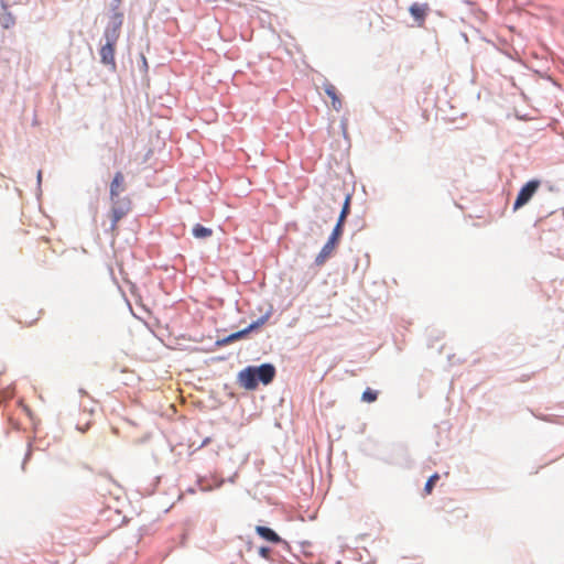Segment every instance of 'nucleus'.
<instances>
[{"label":"nucleus","instance_id":"obj_11","mask_svg":"<svg viewBox=\"0 0 564 564\" xmlns=\"http://www.w3.org/2000/svg\"><path fill=\"white\" fill-rule=\"evenodd\" d=\"M410 12L416 20H421L425 14V8L415 3L410 8Z\"/></svg>","mask_w":564,"mask_h":564},{"label":"nucleus","instance_id":"obj_14","mask_svg":"<svg viewBox=\"0 0 564 564\" xmlns=\"http://www.w3.org/2000/svg\"><path fill=\"white\" fill-rule=\"evenodd\" d=\"M376 400H377V392L376 391H372L371 389H367L362 393V401H365V402H373Z\"/></svg>","mask_w":564,"mask_h":564},{"label":"nucleus","instance_id":"obj_18","mask_svg":"<svg viewBox=\"0 0 564 564\" xmlns=\"http://www.w3.org/2000/svg\"><path fill=\"white\" fill-rule=\"evenodd\" d=\"M259 554H260L262 557L268 558V557H269V554H270V549H268V547H264V546H263V547H261V549L259 550Z\"/></svg>","mask_w":564,"mask_h":564},{"label":"nucleus","instance_id":"obj_1","mask_svg":"<svg viewBox=\"0 0 564 564\" xmlns=\"http://www.w3.org/2000/svg\"><path fill=\"white\" fill-rule=\"evenodd\" d=\"M275 375V369L270 364H263L259 367H247L238 375V382L247 390H253L259 382L270 383Z\"/></svg>","mask_w":564,"mask_h":564},{"label":"nucleus","instance_id":"obj_15","mask_svg":"<svg viewBox=\"0 0 564 564\" xmlns=\"http://www.w3.org/2000/svg\"><path fill=\"white\" fill-rule=\"evenodd\" d=\"M440 479V476L437 474H434L433 476H431L425 485V492L426 494H431L432 492V489L434 487V485L436 484V481Z\"/></svg>","mask_w":564,"mask_h":564},{"label":"nucleus","instance_id":"obj_12","mask_svg":"<svg viewBox=\"0 0 564 564\" xmlns=\"http://www.w3.org/2000/svg\"><path fill=\"white\" fill-rule=\"evenodd\" d=\"M14 23V19L13 17L11 15V13H4L0 17V24L4 28V29H9L11 25H13Z\"/></svg>","mask_w":564,"mask_h":564},{"label":"nucleus","instance_id":"obj_13","mask_svg":"<svg viewBox=\"0 0 564 564\" xmlns=\"http://www.w3.org/2000/svg\"><path fill=\"white\" fill-rule=\"evenodd\" d=\"M263 321H261L260 323H254V324H251L247 329L245 330H241V332H238L236 334H232L229 339L234 340V339H239L240 337H242L245 334L249 333L251 329L256 328L257 326H259L260 324H262Z\"/></svg>","mask_w":564,"mask_h":564},{"label":"nucleus","instance_id":"obj_17","mask_svg":"<svg viewBox=\"0 0 564 564\" xmlns=\"http://www.w3.org/2000/svg\"><path fill=\"white\" fill-rule=\"evenodd\" d=\"M348 204H349V197L346 198L343 212H341L340 217H339V221H344V219H345V217H346V215L348 213Z\"/></svg>","mask_w":564,"mask_h":564},{"label":"nucleus","instance_id":"obj_19","mask_svg":"<svg viewBox=\"0 0 564 564\" xmlns=\"http://www.w3.org/2000/svg\"><path fill=\"white\" fill-rule=\"evenodd\" d=\"M41 181H42V172L39 171L37 172V182H39V184L41 183Z\"/></svg>","mask_w":564,"mask_h":564},{"label":"nucleus","instance_id":"obj_9","mask_svg":"<svg viewBox=\"0 0 564 564\" xmlns=\"http://www.w3.org/2000/svg\"><path fill=\"white\" fill-rule=\"evenodd\" d=\"M193 235L198 239L207 238V237L212 236V230L202 225H196L193 228Z\"/></svg>","mask_w":564,"mask_h":564},{"label":"nucleus","instance_id":"obj_5","mask_svg":"<svg viewBox=\"0 0 564 564\" xmlns=\"http://www.w3.org/2000/svg\"><path fill=\"white\" fill-rule=\"evenodd\" d=\"M337 243L334 242V239H328L326 245L321 250L319 254L316 258L317 264H323L335 251Z\"/></svg>","mask_w":564,"mask_h":564},{"label":"nucleus","instance_id":"obj_8","mask_svg":"<svg viewBox=\"0 0 564 564\" xmlns=\"http://www.w3.org/2000/svg\"><path fill=\"white\" fill-rule=\"evenodd\" d=\"M256 531L261 538L269 542L278 543L281 541L280 536L270 528L258 525L256 527Z\"/></svg>","mask_w":564,"mask_h":564},{"label":"nucleus","instance_id":"obj_16","mask_svg":"<svg viewBox=\"0 0 564 564\" xmlns=\"http://www.w3.org/2000/svg\"><path fill=\"white\" fill-rule=\"evenodd\" d=\"M341 225H343V221L338 220V223H337L336 227L334 228L333 234L329 238V239H334V242H336V243H338V240L341 236Z\"/></svg>","mask_w":564,"mask_h":564},{"label":"nucleus","instance_id":"obj_3","mask_svg":"<svg viewBox=\"0 0 564 564\" xmlns=\"http://www.w3.org/2000/svg\"><path fill=\"white\" fill-rule=\"evenodd\" d=\"M123 17L121 13H115L111 20L108 23V26L105 31V39L108 42L117 43L119 37V30L122 25Z\"/></svg>","mask_w":564,"mask_h":564},{"label":"nucleus","instance_id":"obj_2","mask_svg":"<svg viewBox=\"0 0 564 564\" xmlns=\"http://www.w3.org/2000/svg\"><path fill=\"white\" fill-rule=\"evenodd\" d=\"M540 187L539 181H530L528 182L520 191L516 202H514V210L521 208L525 204L530 202V199L533 197V195L536 193L538 188Z\"/></svg>","mask_w":564,"mask_h":564},{"label":"nucleus","instance_id":"obj_7","mask_svg":"<svg viewBox=\"0 0 564 564\" xmlns=\"http://www.w3.org/2000/svg\"><path fill=\"white\" fill-rule=\"evenodd\" d=\"M123 175L121 173H117L110 185V195L112 200L115 199V197L119 196V194L123 191Z\"/></svg>","mask_w":564,"mask_h":564},{"label":"nucleus","instance_id":"obj_6","mask_svg":"<svg viewBox=\"0 0 564 564\" xmlns=\"http://www.w3.org/2000/svg\"><path fill=\"white\" fill-rule=\"evenodd\" d=\"M112 217H113V226L117 224L118 220H120L128 212L129 206L126 202H115L112 200Z\"/></svg>","mask_w":564,"mask_h":564},{"label":"nucleus","instance_id":"obj_4","mask_svg":"<svg viewBox=\"0 0 564 564\" xmlns=\"http://www.w3.org/2000/svg\"><path fill=\"white\" fill-rule=\"evenodd\" d=\"M115 45L113 42H108L102 45L100 50L101 62L106 65L113 64L115 61Z\"/></svg>","mask_w":564,"mask_h":564},{"label":"nucleus","instance_id":"obj_10","mask_svg":"<svg viewBox=\"0 0 564 564\" xmlns=\"http://www.w3.org/2000/svg\"><path fill=\"white\" fill-rule=\"evenodd\" d=\"M326 94L332 98V105L335 110H339L340 108V100L336 96L335 87L329 86L326 88Z\"/></svg>","mask_w":564,"mask_h":564}]
</instances>
